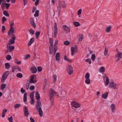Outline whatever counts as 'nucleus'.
I'll return each instance as SVG.
<instances>
[{"instance_id": "obj_1", "label": "nucleus", "mask_w": 122, "mask_h": 122, "mask_svg": "<svg viewBox=\"0 0 122 122\" xmlns=\"http://www.w3.org/2000/svg\"><path fill=\"white\" fill-rule=\"evenodd\" d=\"M36 98L37 100V103L36 105V109L37 111L38 112L40 116V117H42L43 115V112L41 108V103L40 100V96L38 92H36Z\"/></svg>"}, {"instance_id": "obj_2", "label": "nucleus", "mask_w": 122, "mask_h": 122, "mask_svg": "<svg viewBox=\"0 0 122 122\" xmlns=\"http://www.w3.org/2000/svg\"><path fill=\"white\" fill-rule=\"evenodd\" d=\"M9 74V72L8 71H5L1 79V81L3 83L7 78Z\"/></svg>"}, {"instance_id": "obj_3", "label": "nucleus", "mask_w": 122, "mask_h": 122, "mask_svg": "<svg viewBox=\"0 0 122 122\" xmlns=\"http://www.w3.org/2000/svg\"><path fill=\"white\" fill-rule=\"evenodd\" d=\"M56 94V93L55 92L54 90L51 89L49 92V97L50 99H53L54 96Z\"/></svg>"}, {"instance_id": "obj_4", "label": "nucleus", "mask_w": 122, "mask_h": 122, "mask_svg": "<svg viewBox=\"0 0 122 122\" xmlns=\"http://www.w3.org/2000/svg\"><path fill=\"white\" fill-rule=\"evenodd\" d=\"M67 71L69 75L72 74L73 71L72 66L70 65H68L67 66Z\"/></svg>"}, {"instance_id": "obj_5", "label": "nucleus", "mask_w": 122, "mask_h": 122, "mask_svg": "<svg viewBox=\"0 0 122 122\" xmlns=\"http://www.w3.org/2000/svg\"><path fill=\"white\" fill-rule=\"evenodd\" d=\"M71 55L73 56L78 51L77 47L76 46L72 47L71 48Z\"/></svg>"}, {"instance_id": "obj_6", "label": "nucleus", "mask_w": 122, "mask_h": 122, "mask_svg": "<svg viewBox=\"0 0 122 122\" xmlns=\"http://www.w3.org/2000/svg\"><path fill=\"white\" fill-rule=\"evenodd\" d=\"M16 38L14 35H12V37L11 38V39L9 40L8 44L10 45L13 44L15 43V41Z\"/></svg>"}, {"instance_id": "obj_7", "label": "nucleus", "mask_w": 122, "mask_h": 122, "mask_svg": "<svg viewBox=\"0 0 122 122\" xmlns=\"http://www.w3.org/2000/svg\"><path fill=\"white\" fill-rule=\"evenodd\" d=\"M122 57V53L120 52L117 51L116 57V60L117 61H118Z\"/></svg>"}, {"instance_id": "obj_8", "label": "nucleus", "mask_w": 122, "mask_h": 122, "mask_svg": "<svg viewBox=\"0 0 122 122\" xmlns=\"http://www.w3.org/2000/svg\"><path fill=\"white\" fill-rule=\"evenodd\" d=\"M109 87H113L114 89L116 90L118 88V85L114 82H111L110 83Z\"/></svg>"}, {"instance_id": "obj_9", "label": "nucleus", "mask_w": 122, "mask_h": 122, "mask_svg": "<svg viewBox=\"0 0 122 122\" xmlns=\"http://www.w3.org/2000/svg\"><path fill=\"white\" fill-rule=\"evenodd\" d=\"M54 37L55 38H56L57 33L58 29L57 27V25L56 23H54Z\"/></svg>"}, {"instance_id": "obj_10", "label": "nucleus", "mask_w": 122, "mask_h": 122, "mask_svg": "<svg viewBox=\"0 0 122 122\" xmlns=\"http://www.w3.org/2000/svg\"><path fill=\"white\" fill-rule=\"evenodd\" d=\"M11 45L7 44V51L10 52H11L15 48V47L13 46H11Z\"/></svg>"}, {"instance_id": "obj_11", "label": "nucleus", "mask_w": 122, "mask_h": 122, "mask_svg": "<svg viewBox=\"0 0 122 122\" xmlns=\"http://www.w3.org/2000/svg\"><path fill=\"white\" fill-rule=\"evenodd\" d=\"M72 106L76 108H77L80 106V105L75 101L72 102L71 103Z\"/></svg>"}, {"instance_id": "obj_12", "label": "nucleus", "mask_w": 122, "mask_h": 122, "mask_svg": "<svg viewBox=\"0 0 122 122\" xmlns=\"http://www.w3.org/2000/svg\"><path fill=\"white\" fill-rule=\"evenodd\" d=\"M63 28L64 30L66 31V32L68 33L70 31V28L65 25H63Z\"/></svg>"}, {"instance_id": "obj_13", "label": "nucleus", "mask_w": 122, "mask_h": 122, "mask_svg": "<svg viewBox=\"0 0 122 122\" xmlns=\"http://www.w3.org/2000/svg\"><path fill=\"white\" fill-rule=\"evenodd\" d=\"M14 32V28H10V29L8 32V34L9 36L11 35L12 36V35H14L13 33Z\"/></svg>"}, {"instance_id": "obj_14", "label": "nucleus", "mask_w": 122, "mask_h": 122, "mask_svg": "<svg viewBox=\"0 0 122 122\" xmlns=\"http://www.w3.org/2000/svg\"><path fill=\"white\" fill-rule=\"evenodd\" d=\"M34 78V77L33 75H32L31 76V77L30 79V80L29 81H28L27 82H30V83H34L36 82V80H33Z\"/></svg>"}, {"instance_id": "obj_15", "label": "nucleus", "mask_w": 122, "mask_h": 122, "mask_svg": "<svg viewBox=\"0 0 122 122\" xmlns=\"http://www.w3.org/2000/svg\"><path fill=\"white\" fill-rule=\"evenodd\" d=\"M30 70L33 73H36L37 71V69L36 67H31L30 68Z\"/></svg>"}, {"instance_id": "obj_16", "label": "nucleus", "mask_w": 122, "mask_h": 122, "mask_svg": "<svg viewBox=\"0 0 122 122\" xmlns=\"http://www.w3.org/2000/svg\"><path fill=\"white\" fill-rule=\"evenodd\" d=\"M34 38H31L28 44V45L29 46H30L34 42Z\"/></svg>"}, {"instance_id": "obj_17", "label": "nucleus", "mask_w": 122, "mask_h": 122, "mask_svg": "<svg viewBox=\"0 0 122 122\" xmlns=\"http://www.w3.org/2000/svg\"><path fill=\"white\" fill-rule=\"evenodd\" d=\"M59 4H60L61 6L63 8H65L66 5V3L64 1L61 2Z\"/></svg>"}, {"instance_id": "obj_18", "label": "nucleus", "mask_w": 122, "mask_h": 122, "mask_svg": "<svg viewBox=\"0 0 122 122\" xmlns=\"http://www.w3.org/2000/svg\"><path fill=\"white\" fill-rule=\"evenodd\" d=\"M105 71V68L103 66L101 67L99 70V72L100 73L104 72Z\"/></svg>"}, {"instance_id": "obj_19", "label": "nucleus", "mask_w": 122, "mask_h": 122, "mask_svg": "<svg viewBox=\"0 0 122 122\" xmlns=\"http://www.w3.org/2000/svg\"><path fill=\"white\" fill-rule=\"evenodd\" d=\"M60 58V54L59 53H57L56 55V61L59 60Z\"/></svg>"}, {"instance_id": "obj_20", "label": "nucleus", "mask_w": 122, "mask_h": 122, "mask_svg": "<svg viewBox=\"0 0 122 122\" xmlns=\"http://www.w3.org/2000/svg\"><path fill=\"white\" fill-rule=\"evenodd\" d=\"M27 94L26 93H25L23 97V101L25 102L27 101Z\"/></svg>"}, {"instance_id": "obj_21", "label": "nucleus", "mask_w": 122, "mask_h": 122, "mask_svg": "<svg viewBox=\"0 0 122 122\" xmlns=\"http://www.w3.org/2000/svg\"><path fill=\"white\" fill-rule=\"evenodd\" d=\"M111 108L112 112H114L115 109V107L114 104H112L111 106Z\"/></svg>"}, {"instance_id": "obj_22", "label": "nucleus", "mask_w": 122, "mask_h": 122, "mask_svg": "<svg viewBox=\"0 0 122 122\" xmlns=\"http://www.w3.org/2000/svg\"><path fill=\"white\" fill-rule=\"evenodd\" d=\"M29 31L30 34L31 35H32L34 34L35 31L32 29H30L29 30Z\"/></svg>"}, {"instance_id": "obj_23", "label": "nucleus", "mask_w": 122, "mask_h": 122, "mask_svg": "<svg viewBox=\"0 0 122 122\" xmlns=\"http://www.w3.org/2000/svg\"><path fill=\"white\" fill-rule=\"evenodd\" d=\"M6 86V84L5 83L2 84L1 86V90H3L5 89Z\"/></svg>"}, {"instance_id": "obj_24", "label": "nucleus", "mask_w": 122, "mask_h": 122, "mask_svg": "<svg viewBox=\"0 0 122 122\" xmlns=\"http://www.w3.org/2000/svg\"><path fill=\"white\" fill-rule=\"evenodd\" d=\"M5 68L7 69H9L10 67V65L8 63H6L5 64Z\"/></svg>"}, {"instance_id": "obj_25", "label": "nucleus", "mask_w": 122, "mask_h": 122, "mask_svg": "<svg viewBox=\"0 0 122 122\" xmlns=\"http://www.w3.org/2000/svg\"><path fill=\"white\" fill-rule=\"evenodd\" d=\"M7 112V110L6 109H4L3 110V112L2 113V117H4L5 116V114L6 112Z\"/></svg>"}, {"instance_id": "obj_26", "label": "nucleus", "mask_w": 122, "mask_h": 122, "mask_svg": "<svg viewBox=\"0 0 122 122\" xmlns=\"http://www.w3.org/2000/svg\"><path fill=\"white\" fill-rule=\"evenodd\" d=\"M108 93L107 92H106L104 94H102V97L104 99H106L107 97Z\"/></svg>"}, {"instance_id": "obj_27", "label": "nucleus", "mask_w": 122, "mask_h": 122, "mask_svg": "<svg viewBox=\"0 0 122 122\" xmlns=\"http://www.w3.org/2000/svg\"><path fill=\"white\" fill-rule=\"evenodd\" d=\"M40 34V31H36L35 34L36 38L37 39Z\"/></svg>"}, {"instance_id": "obj_28", "label": "nucleus", "mask_w": 122, "mask_h": 122, "mask_svg": "<svg viewBox=\"0 0 122 122\" xmlns=\"http://www.w3.org/2000/svg\"><path fill=\"white\" fill-rule=\"evenodd\" d=\"M39 10H37L36 11L35 14L34 16L35 17H37L39 15Z\"/></svg>"}, {"instance_id": "obj_29", "label": "nucleus", "mask_w": 122, "mask_h": 122, "mask_svg": "<svg viewBox=\"0 0 122 122\" xmlns=\"http://www.w3.org/2000/svg\"><path fill=\"white\" fill-rule=\"evenodd\" d=\"M4 14L6 16L9 17V15L8 12L6 10H4L3 12Z\"/></svg>"}, {"instance_id": "obj_30", "label": "nucleus", "mask_w": 122, "mask_h": 122, "mask_svg": "<svg viewBox=\"0 0 122 122\" xmlns=\"http://www.w3.org/2000/svg\"><path fill=\"white\" fill-rule=\"evenodd\" d=\"M85 82L87 84H89L90 83V79H86Z\"/></svg>"}, {"instance_id": "obj_31", "label": "nucleus", "mask_w": 122, "mask_h": 122, "mask_svg": "<svg viewBox=\"0 0 122 122\" xmlns=\"http://www.w3.org/2000/svg\"><path fill=\"white\" fill-rule=\"evenodd\" d=\"M30 83V82H27H27L26 84V88L27 90H28V89L29 87Z\"/></svg>"}, {"instance_id": "obj_32", "label": "nucleus", "mask_w": 122, "mask_h": 122, "mask_svg": "<svg viewBox=\"0 0 122 122\" xmlns=\"http://www.w3.org/2000/svg\"><path fill=\"white\" fill-rule=\"evenodd\" d=\"M73 24L76 27L80 25V24L79 23L77 22H73Z\"/></svg>"}, {"instance_id": "obj_33", "label": "nucleus", "mask_w": 122, "mask_h": 122, "mask_svg": "<svg viewBox=\"0 0 122 122\" xmlns=\"http://www.w3.org/2000/svg\"><path fill=\"white\" fill-rule=\"evenodd\" d=\"M90 74L89 73H87L86 74L85 76V78L86 79H89Z\"/></svg>"}, {"instance_id": "obj_34", "label": "nucleus", "mask_w": 122, "mask_h": 122, "mask_svg": "<svg viewBox=\"0 0 122 122\" xmlns=\"http://www.w3.org/2000/svg\"><path fill=\"white\" fill-rule=\"evenodd\" d=\"M6 57V59L8 61L10 60L11 59V56L9 55H7Z\"/></svg>"}, {"instance_id": "obj_35", "label": "nucleus", "mask_w": 122, "mask_h": 122, "mask_svg": "<svg viewBox=\"0 0 122 122\" xmlns=\"http://www.w3.org/2000/svg\"><path fill=\"white\" fill-rule=\"evenodd\" d=\"M20 106V105L19 104H17L14 106L15 108L16 109L19 108Z\"/></svg>"}, {"instance_id": "obj_36", "label": "nucleus", "mask_w": 122, "mask_h": 122, "mask_svg": "<svg viewBox=\"0 0 122 122\" xmlns=\"http://www.w3.org/2000/svg\"><path fill=\"white\" fill-rule=\"evenodd\" d=\"M34 92H32V93H31L30 94V96L31 99H34Z\"/></svg>"}, {"instance_id": "obj_37", "label": "nucleus", "mask_w": 122, "mask_h": 122, "mask_svg": "<svg viewBox=\"0 0 122 122\" xmlns=\"http://www.w3.org/2000/svg\"><path fill=\"white\" fill-rule=\"evenodd\" d=\"M111 28V27L110 26L107 27L106 29V31L107 32H109Z\"/></svg>"}, {"instance_id": "obj_38", "label": "nucleus", "mask_w": 122, "mask_h": 122, "mask_svg": "<svg viewBox=\"0 0 122 122\" xmlns=\"http://www.w3.org/2000/svg\"><path fill=\"white\" fill-rule=\"evenodd\" d=\"M16 76L17 77L19 78H22L23 76L22 74L20 73L17 74L16 75Z\"/></svg>"}, {"instance_id": "obj_39", "label": "nucleus", "mask_w": 122, "mask_h": 122, "mask_svg": "<svg viewBox=\"0 0 122 122\" xmlns=\"http://www.w3.org/2000/svg\"><path fill=\"white\" fill-rule=\"evenodd\" d=\"M5 26L4 25L2 26V33H4L5 30Z\"/></svg>"}, {"instance_id": "obj_40", "label": "nucleus", "mask_w": 122, "mask_h": 122, "mask_svg": "<svg viewBox=\"0 0 122 122\" xmlns=\"http://www.w3.org/2000/svg\"><path fill=\"white\" fill-rule=\"evenodd\" d=\"M83 37V35H81L79 36V40L80 41H82Z\"/></svg>"}, {"instance_id": "obj_41", "label": "nucleus", "mask_w": 122, "mask_h": 122, "mask_svg": "<svg viewBox=\"0 0 122 122\" xmlns=\"http://www.w3.org/2000/svg\"><path fill=\"white\" fill-rule=\"evenodd\" d=\"M24 112L28 111V109L26 106H25L24 107Z\"/></svg>"}, {"instance_id": "obj_42", "label": "nucleus", "mask_w": 122, "mask_h": 122, "mask_svg": "<svg viewBox=\"0 0 122 122\" xmlns=\"http://www.w3.org/2000/svg\"><path fill=\"white\" fill-rule=\"evenodd\" d=\"M64 59L65 60L68 61L69 62H71V60H69V59H68V58L66 56V55H65L64 56Z\"/></svg>"}, {"instance_id": "obj_43", "label": "nucleus", "mask_w": 122, "mask_h": 122, "mask_svg": "<svg viewBox=\"0 0 122 122\" xmlns=\"http://www.w3.org/2000/svg\"><path fill=\"white\" fill-rule=\"evenodd\" d=\"M109 82V78L108 77H106V81L105 82V84L106 85H108V84Z\"/></svg>"}, {"instance_id": "obj_44", "label": "nucleus", "mask_w": 122, "mask_h": 122, "mask_svg": "<svg viewBox=\"0 0 122 122\" xmlns=\"http://www.w3.org/2000/svg\"><path fill=\"white\" fill-rule=\"evenodd\" d=\"M57 8L59 12H60L61 9V7L60 4H59L58 6L57 7Z\"/></svg>"}, {"instance_id": "obj_45", "label": "nucleus", "mask_w": 122, "mask_h": 122, "mask_svg": "<svg viewBox=\"0 0 122 122\" xmlns=\"http://www.w3.org/2000/svg\"><path fill=\"white\" fill-rule=\"evenodd\" d=\"M8 120L10 122H13V117L12 116H11L10 117L8 118Z\"/></svg>"}, {"instance_id": "obj_46", "label": "nucleus", "mask_w": 122, "mask_h": 122, "mask_svg": "<svg viewBox=\"0 0 122 122\" xmlns=\"http://www.w3.org/2000/svg\"><path fill=\"white\" fill-rule=\"evenodd\" d=\"M10 5V4L7 3H5V6H6V9H8Z\"/></svg>"}, {"instance_id": "obj_47", "label": "nucleus", "mask_w": 122, "mask_h": 122, "mask_svg": "<svg viewBox=\"0 0 122 122\" xmlns=\"http://www.w3.org/2000/svg\"><path fill=\"white\" fill-rule=\"evenodd\" d=\"M70 42L68 41H65L64 42V45H68L70 44Z\"/></svg>"}, {"instance_id": "obj_48", "label": "nucleus", "mask_w": 122, "mask_h": 122, "mask_svg": "<svg viewBox=\"0 0 122 122\" xmlns=\"http://www.w3.org/2000/svg\"><path fill=\"white\" fill-rule=\"evenodd\" d=\"M6 20V19L5 17H3L2 19V22L4 23V22Z\"/></svg>"}, {"instance_id": "obj_49", "label": "nucleus", "mask_w": 122, "mask_h": 122, "mask_svg": "<svg viewBox=\"0 0 122 122\" xmlns=\"http://www.w3.org/2000/svg\"><path fill=\"white\" fill-rule=\"evenodd\" d=\"M108 52V50L107 48H106L105 49L104 55L105 56H106Z\"/></svg>"}, {"instance_id": "obj_50", "label": "nucleus", "mask_w": 122, "mask_h": 122, "mask_svg": "<svg viewBox=\"0 0 122 122\" xmlns=\"http://www.w3.org/2000/svg\"><path fill=\"white\" fill-rule=\"evenodd\" d=\"M30 57V55L29 54H27L25 56V60H27Z\"/></svg>"}, {"instance_id": "obj_51", "label": "nucleus", "mask_w": 122, "mask_h": 122, "mask_svg": "<svg viewBox=\"0 0 122 122\" xmlns=\"http://www.w3.org/2000/svg\"><path fill=\"white\" fill-rule=\"evenodd\" d=\"M35 103V101L34 99H31V100L30 101V103L31 104L33 105Z\"/></svg>"}, {"instance_id": "obj_52", "label": "nucleus", "mask_w": 122, "mask_h": 122, "mask_svg": "<svg viewBox=\"0 0 122 122\" xmlns=\"http://www.w3.org/2000/svg\"><path fill=\"white\" fill-rule=\"evenodd\" d=\"M24 113L26 117H27L29 115V112L28 111L24 112Z\"/></svg>"}, {"instance_id": "obj_53", "label": "nucleus", "mask_w": 122, "mask_h": 122, "mask_svg": "<svg viewBox=\"0 0 122 122\" xmlns=\"http://www.w3.org/2000/svg\"><path fill=\"white\" fill-rule=\"evenodd\" d=\"M57 50V46H54V47L53 49V52L54 54H55L56 51Z\"/></svg>"}, {"instance_id": "obj_54", "label": "nucleus", "mask_w": 122, "mask_h": 122, "mask_svg": "<svg viewBox=\"0 0 122 122\" xmlns=\"http://www.w3.org/2000/svg\"><path fill=\"white\" fill-rule=\"evenodd\" d=\"M95 54H92V55L91 59L92 61H94L95 59Z\"/></svg>"}, {"instance_id": "obj_55", "label": "nucleus", "mask_w": 122, "mask_h": 122, "mask_svg": "<svg viewBox=\"0 0 122 122\" xmlns=\"http://www.w3.org/2000/svg\"><path fill=\"white\" fill-rule=\"evenodd\" d=\"M85 61L88 62L89 63L91 64V62L90 59H87L85 60Z\"/></svg>"}, {"instance_id": "obj_56", "label": "nucleus", "mask_w": 122, "mask_h": 122, "mask_svg": "<svg viewBox=\"0 0 122 122\" xmlns=\"http://www.w3.org/2000/svg\"><path fill=\"white\" fill-rule=\"evenodd\" d=\"M29 89L30 90L32 91L35 89V87L33 85L31 86L30 87Z\"/></svg>"}, {"instance_id": "obj_57", "label": "nucleus", "mask_w": 122, "mask_h": 122, "mask_svg": "<svg viewBox=\"0 0 122 122\" xmlns=\"http://www.w3.org/2000/svg\"><path fill=\"white\" fill-rule=\"evenodd\" d=\"M57 79V76L56 75H54L53 76V80L54 81H55Z\"/></svg>"}, {"instance_id": "obj_58", "label": "nucleus", "mask_w": 122, "mask_h": 122, "mask_svg": "<svg viewBox=\"0 0 122 122\" xmlns=\"http://www.w3.org/2000/svg\"><path fill=\"white\" fill-rule=\"evenodd\" d=\"M81 11L82 9H80L78 10L77 12V14L78 15H80L81 14Z\"/></svg>"}, {"instance_id": "obj_59", "label": "nucleus", "mask_w": 122, "mask_h": 122, "mask_svg": "<svg viewBox=\"0 0 122 122\" xmlns=\"http://www.w3.org/2000/svg\"><path fill=\"white\" fill-rule=\"evenodd\" d=\"M50 42V45H53V40L51 38H49Z\"/></svg>"}, {"instance_id": "obj_60", "label": "nucleus", "mask_w": 122, "mask_h": 122, "mask_svg": "<svg viewBox=\"0 0 122 122\" xmlns=\"http://www.w3.org/2000/svg\"><path fill=\"white\" fill-rule=\"evenodd\" d=\"M51 102V106H53L54 104L53 99H50Z\"/></svg>"}, {"instance_id": "obj_61", "label": "nucleus", "mask_w": 122, "mask_h": 122, "mask_svg": "<svg viewBox=\"0 0 122 122\" xmlns=\"http://www.w3.org/2000/svg\"><path fill=\"white\" fill-rule=\"evenodd\" d=\"M38 71L39 72L41 71L42 70V67H38L37 68Z\"/></svg>"}, {"instance_id": "obj_62", "label": "nucleus", "mask_w": 122, "mask_h": 122, "mask_svg": "<svg viewBox=\"0 0 122 122\" xmlns=\"http://www.w3.org/2000/svg\"><path fill=\"white\" fill-rule=\"evenodd\" d=\"M34 22V19L33 18L31 19L30 20V22L31 24L33 23Z\"/></svg>"}, {"instance_id": "obj_63", "label": "nucleus", "mask_w": 122, "mask_h": 122, "mask_svg": "<svg viewBox=\"0 0 122 122\" xmlns=\"http://www.w3.org/2000/svg\"><path fill=\"white\" fill-rule=\"evenodd\" d=\"M21 92L22 93H24L25 92V90H23V88H22L21 89Z\"/></svg>"}, {"instance_id": "obj_64", "label": "nucleus", "mask_w": 122, "mask_h": 122, "mask_svg": "<svg viewBox=\"0 0 122 122\" xmlns=\"http://www.w3.org/2000/svg\"><path fill=\"white\" fill-rule=\"evenodd\" d=\"M58 43V41L57 40H56L55 41L54 43V46H56V45Z\"/></svg>"}]
</instances>
